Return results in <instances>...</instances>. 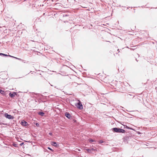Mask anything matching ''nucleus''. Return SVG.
I'll list each match as a JSON object with an SVG mask.
<instances>
[{"label":"nucleus","mask_w":157,"mask_h":157,"mask_svg":"<svg viewBox=\"0 0 157 157\" xmlns=\"http://www.w3.org/2000/svg\"><path fill=\"white\" fill-rule=\"evenodd\" d=\"M65 116L66 117L68 118V119H70L71 117V116L70 114L67 113H65Z\"/></svg>","instance_id":"5"},{"label":"nucleus","mask_w":157,"mask_h":157,"mask_svg":"<svg viewBox=\"0 0 157 157\" xmlns=\"http://www.w3.org/2000/svg\"><path fill=\"white\" fill-rule=\"evenodd\" d=\"M76 105L79 109H81L83 108L82 105L80 102L78 103Z\"/></svg>","instance_id":"2"},{"label":"nucleus","mask_w":157,"mask_h":157,"mask_svg":"<svg viewBox=\"0 0 157 157\" xmlns=\"http://www.w3.org/2000/svg\"><path fill=\"white\" fill-rule=\"evenodd\" d=\"M0 93L2 94H3L5 93V92L0 89Z\"/></svg>","instance_id":"9"},{"label":"nucleus","mask_w":157,"mask_h":157,"mask_svg":"<svg viewBox=\"0 0 157 157\" xmlns=\"http://www.w3.org/2000/svg\"><path fill=\"white\" fill-rule=\"evenodd\" d=\"M36 125L37 126H39V124L38 123H36Z\"/></svg>","instance_id":"16"},{"label":"nucleus","mask_w":157,"mask_h":157,"mask_svg":"<svg viewBox=\"0 0 157 157\" xmlns=\"http://www.w3.org/2000/svg\"><path fill=\"white\" fill-rule=\"evenodd\" d=\"M13 146L15 147H16L17 146V144H13Z\"/></svg>","instance_id":"13"},{"label":"nucleus","mask_w":157,"mask_h":157,"mask_svg":"<svg viewBox=\"0 0 157 157\" xmlns=\"http://www.w3.org/2000/svg\"><path fill=\"white\" fill-rule=\"evenodd\" d=\"M112 130L113 132L124 133L125 132V130L120 128H112Z\"/></svg>","instance_id":"1"},{"label":"nucleus","mask_w":157,"mask_h":157,"mask_svg":"<svg viewBox=\"0 0 157 157\" xmlns=\"http://www.w3.org/2000/svg\"><path fill=\"white\" fill-rule=\"evenodd\" d=\"M53 146H56L57 145V144L56 142H53V144H52Z\"/></svg>","instance_id":"11"},{"label":"nucleus","mask_w":157,"mask_h":157,"mask_svg":"<svg viewBox=\"0 0 157 157\" xmlns=\"http://www.w3.org/2000/svg\"><path fill=\"white\" fill-rule=\"evenodd\" d=\"M16 94V93L15 92H13V93H9V95L10 97L11 98H13L15 95Z\"/></svg>","instance_id":"4"},{"label":"nucleus","mask_w":157,"mask_h":157,"mask_svg":"<svg viewBox=\"0 0 157 157\" xmlns=\"http://www.w3.org/2000/svg\"><path fill=\"white\" fill-rule=\"evenodd\" d=\"M0 55H2L3 56H9L10 55H8L6 54H5L2 53H0Z\"/></svg>","instance_id":"10"},{"label":"nucleus","mask_w":157,"mask_h":157,"mask_svg":"<svg viewBox=\"0 0 157 157\" xmlns=\"http://www.w3.org/2000/svg\"><path fill=\"white\" fill-rule=\"evenodd\" d=\"M119 49H118L117 50V51H119Z\"/></svg>","instance_id":"20"},{"label":"nucleus","mask_w":157,"mask_h":157,"mask_svg":"<svg viewBox=\"0 0 157 157\" xmlns=\"http://www.w3.org/2000/svg\"><path fill=\"white\" fill-rule=\"evenodd\" d=\"M21 124L22 125L24 126H25L27 125V123L25 121H22L21 122Z\"/></svg>","instance_id":"6"},{"label":"nucleus","mask_w":157,"mask_h":157,"mask_svg":"<svg viewBox=\"0 0 157 157\" xmlns=\"http://www.w3.org/2000/svg\"><path fill=\"white\" fill-rule=\"evenodd\" d=\"M87 151L88 152H90L91 151H90V149H88L87 150Z\"/></svg>","instance_id":"14"},{"label":"nucleus","mask_w":157,"mask_h":157,"mask_svg":"<svg viewBox=\"0 0 157 157\" xmlns=\"http://www.w3.org/2000/svg\"><path fill=\"white\" fill-rule=\"evenodd\" d=\"M48 149H49L50 150H52V149L49 147H48Z\"/></svg>","instance_id":"18"},{"label":"nucleus","mask_w":157,"mask_h":157,"mask_svg":"<svg viewBox=\"0 0 157 157\" xmlns=\"http://www.w3.org/2000/svg\"><path fill=\"white\" fill-rule=\"evenodd\" d=\"M48 134L50 136H52V134L51 132H49Z\"/></svg>","instance_id":"15"},{"label":"nucleus","mask_w":157,"mask_h":157,"mask_svg":"<svg viewBox=\"0 0 157 157\" xmlns=\"http://www.w3.org/2000/svg\"><path fill=\"white\" fill-rule=\"evenodd\" d=\"M23 144V143H21L20 144V145L22 146Z\"/></svg>","instance_id":"17"},{"label":"nucleus","mask_w":157,"mask_h":157,"mask_svg":"<svg viewBox=\"0 0 157 157\" xmlns=\"http://www.w3.org/2000/svg\"><path fill=\"white\" fill-rule=\"evenodd\" d=\"M103 142V141H102V140H101L100 141V143H102Z\"/></svg>","instance_id":"19"},{"label":"nucleus","mask_w":157,"mask_h":157,"mask_svg":"<svg viewBox=\"0 0 157 157\" xmlns=\"http://www.w3.org/2000/svg\"><path fill=\"white\" fill-rule=\"evenodd\" d=\"M38 114L41 115L42 116H44V113L42 112H39Z\"/></svg>","instance_id":"8"},{"label":"nucleus","mask_w":157,"mask_h":157,"mask_svg":"<svg viewBox=\"0 0 157 157\" xmlns=\"http://www.w3.org/2000/svg\"><path fill=\"white\" fill-rule=\"evenodd\" d=\"M10 56V57L13 58H15V59H17L18 60H21V61H22L23 60L21 59L20 58H17V57H15L14 56Z\"/></svg>","instance_id":"7"},{"label":"nucleus","mask_w":157,"mask_h":157,"mask_svg":"<svg viewBox=\"0 0 157 157\" xmlns=\"http://www.w3.org/2000/svg\"><path fill=\"white\" fill-rule=\"evenodd\" d=\"M89 141L90 142H93L94 140H93L91 139Z\"/></svg>","instance_id":"12"},{"label":"nucleus","mask_w":157,"mask_h":157,"mask_svg":"<svg viewBox=\"0 0 157 157\" xmlns=\"http://www.w3.org/2000/svg\"><path fill=\"white\" fill-rule=\"evenodd\" d=\"M5 117L9 119H12L13 118V116H12L11 115L8 114L7 113H6L5 114Z\"/></svg>","instance_id":"3"}]
</instances>
